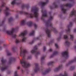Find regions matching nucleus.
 <instances>
[{
	"instance_id": "1",
	"label": "nucleus",
	"mask_w": 76,
	"mask_h": 76,
	"mask_svg": "<svg viewBox=\"0 0 76 76\" xmlns=\"http://www.w3.org/2000/svg\"><path fill=\"white\" fill-rule=\"evenodd\" d=\"M53 17L50 16L49 18V20L46 22V25L47 26H50V27H51L52 30H53V32H55V31H56V29L53 27V24L52 23L50 22V21H51V20H53Z\"/></svg>"
},
{
	"instance_id": "2",
	"label": "nucleus",
	"mask_w": 76,
	"mask_h": 76,
	"mask_svg": "<svg viewBox=\"0 0 76 76\" xmlns=\"http://www.w3.org/2000/svg\"><path fill=\"white\" fill-rule=\"evenodd\" d=\"M18 29V27H16L15 29L14 28H12L11 31H7L6 32V33L7 35H10L12 38H15L17 36L16 35L13 34V32L16 30Z\"/></svg>"
},
{
	"instance_id": "3",
	"label": "nucleus",
	"mask_w": 76,
	"mask_h": 76,
	"mask_svg": "<svg viewBox=\"0 0 76 76\" xmlns=\"http://www.w3.org/2000/svg\"><path fill=\"white\" fill-rule=\"evenodd\" d=\"M39 10V8H38L33 7L31 8V12H34V15L35 18H37V17H38Z\"/></svg>"
},
{
	"instance_id": "4",
	"label": "nucleus",
	"mask_w": 76,
	"mask_h": 76,
	"mask_svg": "<svg viewBox=\"0 0 76 76\" xmlns=\"http://www.w3.org/2000/svg\"><path fill=\"white\" fill-rule=\"evenodd\" d=\"M27 32V31L25 30L24 32H23L21 33L20 34H19V37H23V38L22 39V42H26V38L24 36L26 35V32Z\"/></svg>"
},
{
	"instance_id": "5",
	"label": "nucleus",
	"mask_w": 76,
	"mask_h": 76,
	"mask_svg": "<svg viewBox=\"0 0 76 76\" xmlns=\"http://www.w3.org/2000/svg\"><path fill=\"white\" fill-rule=\"evenodd\" d=\"M20 63L21 64L22 66L23 67L27 68L30 66V64H27L26 61L23 59L20 61Z\"/></svg>"
},
{
	"instance_id": "6",
	"label": "nucleus",
	"mask_w": 76,
	"mask_h": 76,
	"mask_svg": "<svg viewBox=\"0 0 76 76\" xmlns=\"http://www.w3.org/2000/svg\"><path fill=\"white\" fill-rule=\"evenodd\" d=\"M19 12L20 14H24V15H26L28 18H32L34 17V15L32 13H29L28 12L22 11H20Z\"/></svg>"
},
{
	"instance_id": "7",
	"label": "nucleus",
	"mask_w": 76,
	"mask_h": 76,
	"mask_svg": "<svg viewBox=\"0 0 76 76\" xmlns=\"http://www.w3.org/2000/svg\"><path fill=\"white\" fill-rule=\"evenodd\" d=\"M42 16L41 17V19L42 20H44V17L47 16V11L46 10H43L42 11Z\"/></svg>"
},
{
	"instance_id": "8",
	"label": "nucleus",
	"mask_w": 76,
	"mask_h": 76,
	"mask_svg": "<svg viewBox=\"0 0 76 76\" xmlns=\"http://www.w3.org/2000/svg\"><path fill=\"white\" fill-rule=\"evenodd\" d=\"M22 48H20V56L22 57H24L25 56V54L27 53V51L26 50H23V52L22 51Z\"/></svg>"
},
{
	"instance_id": "9",
	"label": "nucleus",
	"mask_w": 76,
	"mask_h": 76,
	"mask_svg": "<svg viewBox=\"0 0 76 76\" xmlns=\"http://www.w3.org/2000/svg\"><path fill=\"white\" fill-rule=\"evenodd\" d=\"M61 55L63 57H65V58H67L69 57V55H68V52L67 51L62 52L61 53Z\"/></svg>"
},
{
	"instance_id": "10",
	"label": "nucleus",
	"mask_w": 76,
	"mask_h": 76,
	"mask_svg": "<svg viewBox=\"0 0 76 76\" xmlns=\"http://www.w3.org/2000/svg\"><path fill=\"white\" fill-rule=\"evenodd\" d=\"M70 1H71L72 2L66 4L65 5V6H66L67 7H72L73 5L72 4V3H74V0H70Z\"/></svg>"
},
{
	"instance_id": "11",
	"label": "nucleus",
	"mask_w": 76,
	"mask_h": 76,
	"mask_svg": "<svg viewBox=\"0 0 76 76\" xmlns=\"http://www.w3.org/2000/svg\"><path fill=\"white\" fill-rule=\"evenodd\" d=\"M45 32L46 34L48 37H50L51 36V34L50 33V30L48 29L45 30Z\"/></svg>"
},
{
	"instance_id": "12",
	"label": "nucleus",
	"mask_w": 76,
	"mask_h": 76,
	"mask_svg": "<svg viewBox=\"0 0 76 76\" xmlns=\"http://www.w3.org/2000/svg\"><path fill=\"white\" fill-rule=\"evenodd\" d=\"M38 49V48L37 46H35L34 48L31 51V53L32 54H34V53H36L37 52L36 50Z\"/></svg>"
},
{
	"instance_id": "13",
	"label": "nucleus",
	"mask_w": 76,
	"mask_h": 76,
	"mask_svg": "<svg viewBox=\"0 0 76 76\" xmlns=\"http://www.w3.org/2000/svg\"><path fill=\"white\" fill-rule=\"evenodd\" d=\"M76 61V58H74L73 60H72L70 61H69L68 64H66L65 65L66 67H67L69 65V64H71V63H74V62H75Z\"/></svg>"
},
{
	"instance_id": "14",
	"label": "nucleus",
	"mask_w": 76,
	"mask_h": 76,
	"mask_svg": "<svg viewBox=\"0 0 76 76\" xmlns=\"http://www.w3.org/2000/svg\"><path fill=\"white\" fill-rule=\"evenodd\" d=\"M9 10V8H8V7H6V9L5 10L4 13L7 16V15H9L10 14V13L9 12H8Z\"/></svg>"
},
{
	"instance_id": "15",
	"label": "nucleus",
	"mask_w": 76,
	"mask_h": 76,
	"mask_svg": "<svg viewBox=\"0 0 76 76\" xmlns=\"http://www.w3.org/2000/svg\"><path fill=\"white\" fill-rule=\"evenodd\" d=\"M0 69L2 71H4L5 70H6L7 69V67L5 65H2L0 66Z\"/></svg>"
},
{
	"instance_id": "16",
	"label": "nucleus",
	"mask_w": 76,
	"mask_h": 76,
	"mask_svg": "<svg viewBox=\"0 0 76 76\" xmlns=\"http://www.w3.org/2000/svg\"><path fill=\"white\" fill-rule=\"evenodd\" d=\"M15 58L13 57L10 58L9 60V62H8V64H11L12 61H14L15 60Z\"/></svg>"
},
{
	"instance_id": "17",
	"label": "nucleus",
	"mask_w": 76,
	"mask_h": 76,
	"mask_svg": "<svg viewBox=\"0 0 76 76\" xmlns=\"http://www.w3.org/2000/svg\"><path fill=\"white\" fill-rule=\"evenodd\" d=\"M63 67V65H59L58 67L56 68H55L54 69L55 72H56V71H57V70H60L61 68Z\"/></svg>"
},
{
	"instance_id": "18",
	"label": "nucleus",
	"mask_w": 76,
	"mask_h": 76,
	"mask_svg": "<svg viewBox=\"0 0 76 76\" xmlns=\"http://www.w3.org/2000/svg\"><path fill=\"white\" fill-rule=\"evenodd\" d=\"M26 23V20L24 19L21 20L20 24L21 25H23Z\"/></svg>"
},
{
	"instance_id": "19",
	"label": "nucleus",
	"mask_w": 76,
	"mask_h": 76,
	"mask_svg": "<svg viewBox=\"0 0 76 76\" xmlns=\"http://www.w3.org/2000/svg\"><path fill=\"white\" fill-rule=\"evenodd\" d=\"M72 24V23H70L69 25L67 26V29L66 30V32H70V29L69 27L70 26V25H71Z\"/></svg>"
},
{
	"instance_id": "20",
	"label": "nucleus",
	"mask_w": 76,
	"mask_h": 76,
	"mask_svg": "<svg viewBox=\"0 0 76 76\" xmlns=\"http://www.w3.org/2000/svg\"><path fill=\"white\" fill-rule=\"evenodd\" d=\"M60 76H68V74L67 72L65 71L64 73V75L62 74H60Z\"/></svg>"
},
{
	"instance_id": "21",
	"label": "nucleus",
	"mask_w": 76,
	"mask_h": 76,
	"mask_svg": "<svg viewBox=\"0 0 76 76\" xmlns=\"http://www.w3.org/2000/svg\"><path fill=\"white\" fill-rule=\"evenodd\" d=\"M46 1V2H42L41 3V4L42 6H45L47 3V2L49 0H45Z\"/></svg>"
},
{
	"instance_id": "22",
	"label": "nucleus",
	"mask_w": 76,
	"mask_h": 76,
	"mask_svg": "<svg viewBox=\"0 0 76 76\" xmlns=\"http://www.w3.org/2000/svg\"><path fill=\"white\" fill-rule=\"evenodd\" d=\"M57 2H54L53 4V6L54 7H58V5H57Z\"/></svg>"
},
{
	"instance_id": "23",
	"label": "nucleus",
	"mask_w": 76,
	"mask_h": 76,
	"mask_svg": "<svg viewBox=\"0 0 76 76\" xmlns=\"http://www.w3.org/2000/svg\"><path fill=\"white\" fill-rule=\"evenodd\" d=\"M76 11L73 10L71 12L70 15V16H72L73 15H75V13H76Z\"/></svg>"
},
{
	"instance_id": "24",
	"label": "nucleus",
	"mask_w": 76,
	"mask_h": 76,
	"mask_svg": "<svg viewBox=\"0 0 76 76\" xmlns=\"http://www.w3.org/2000/svg\"><path fill=\"white\" fill-rule=\"evenodd\" d=\"M32 25V22L31 21H30L28 22L27 23V25L28 26H31Z\"/></svg>"
},
{
	"instance_id": "25",
	"label": "nucleus",
	"mask_w": 76,
	"mask_h": 76,
	"mask_svg": "<svg viewBox=\"0 0 76 76\" xmlns=\"http://www.w3.org/2000/svg\"><path fill=\"white\" fill-rule=\"evenodd\" d=\"M5 4H6L5 3H2V4H1V7H0V12H1V7H3L4 6V5H5Z\"/></svg>"
},
{
	"instance_id": "26",
	"label": "nucleus",
	"mask_w": 76,
	"mask_h": 76,
	"mask_svg": "<svg viewBox=\"0 0 76 76\" xmlns=\"http://www.w3.org/2000/svg\"><path fill=\"white\" fill-rule=\"evenodd\" d=\"M65 44H66V45H68L71 44V43L68 41H66L65 42Z\"/></svg>"
},
{
	"instance_id": "27",
	"label": "nucleus",
	"mask_w": 76,
	"mask_h": 76,
	"mask_svg": "<svg viewBox=\"0 0 76 76\" xmlns=\"http://www.w3.org/2000/svg\"><path fill=\"white\" fill-rule=\"evenodd\" d=\"M34 34H35V31H34V30H32L29 34V35L30 36L33 35H34Z\"/></svg>"
},
{
	"instance_id": "28",
	"label": "nucleus",
	"mask_w": 76,
	"mask_h": 76,
	"mask_svg": "<svg viewBox=\"0 0 76 76\" xmlns=\"http://www.w3.org/2000/svg\"><path fill=\"white\" fill-rule=\"evenodd\" d=\"M16 0H13L11 2V4L12 5L15 4L16 3Z\"/></svg>"
},
{
	"instance_id": "29",
	"label": "nucleus",
	"mask_w": 76,
	"mask_h": 76,
	"mask_svg": "<svg viewBox=\"0 0 76 76\" xmlns=\"http://www.w3.org/2000/svg\"><path fill=\"white\" fill-rule=\"evenodd\" d=\"M13 18H10L8 19V22L10 23L11 22L12 20H13Z\"/></svg>"
},
{
	"instance_id": "30",
	"label": "nucleus",
	"mask_w": 76,
	"mask_h": 76,
	"mask_svg": "<svg viewBox=\"0 0 76 76\" xmlns=\"http://www.w3.org/2000/svg\"><path fill=\"white\" fill-rule=\"evenodd\" d=\"M75 67L74 66H71L70 68V70H72L75 69Z\"/></svg>"
},
{
	"instance_id": "31",
	"label": "nucleus",
	"mask_w": 76,
	"mask_h": 76,
	"mask_svg": "<svg viewBox=\"0 0 76 76\" xmlns=\"http://www.w3.org/2000/svg\"><path fill=\"white\" fill-rule=\"evenodd\" d=\"M1 61L3 64H4V63H5L6 61V60H4L3 58H2L1 60Z\"/></svg>"
},
{
	"instance_id": "32",
	"label": "nucleus",
	"mask_w": 76,
	"mask_h": 76,
	"mask_svg": "<svg viewBox=\"0 0 76 76\" xmlns=\"http://www.w3.org/2000/svg\"><path fill=\"white\" fill-rule=\"evenodd\" d=\"M20 42V41L19 39H16L15 40V43L16 44H18V43H19Z\"/></svg>"
},
{
	"instance_id": "33",
	"label": "nucleus",
	"mask_w": 76,
	"mask_h": 76,
	"mask_svg": "<svg viewBox=\"0 0 76 76\" xmlns=\"http://www.w3.org/2000/svg\"><path fill=\"white\" fill-rule=\"evenodd\" d=\"M61 10L64 12V13H65V12H66V9H64V7H62L61 8Z\"/></svg>"
},
{
	"instance_id": "34",
	"label": "nucleus",
	"mask_w": 76,
	"mask_h": 76,
	"mask_svg": "<svg viewBox=\"0 0 76 76\" xmlns=\"http://www.w3.org/2000/svg\"><path fill=\"white\" fill-rule=\"evenodd\" d=\"M38 69H39V68L38 67V66H36V68L34 70L35 72H37V70H38Z\"/></svg>"
},
{
	"instance_id": "35",
	"label": "nucleus",
	"mask_w": 76,
	"mask_h": 76,
	"mask_svg": "<svg viewBox=\"0 0 76 76\" xmlns=\"http://www.w3.org/2000/svg\"><path fill=\"white\" fill-rule=\"evenodd\" d=\"M17 72L18 71H16L14 72V76H18V75L17 74Z\"/></svg>"
},
{
	"instance_id": "36",
	"label": "nucleus",
	"mask_w": 76,
	"mask_h": 76,
	"mask_svg": "<svg viewBox=\"0 0 76 76\" xmlns=\"http://www.w3.org/2000/svg\"><path fill=\"white\" fill-rule=\"evenodd\" d=\"M12 51H13L14 53H15V47H13L12 48Z\"/></svg>"
},
{
	"instance_id": "37",
	"label": "nucleus",
	"mask_w": 76,
	"mask_h": 76,
	"mask_svg": "<svg viewBox=\"0 0 76 76\" xmlns=\"http://www.w3.org/2000/svg\"><path fill=\"white\" fill-rule=\"evenodd\" d=\"M64 39H67V38H68V36L66 35H64Z\"/></svg>"
},
{
	"instance_id": "38",
	"label": "nucleus",
	"mask_w": 76,
	"mask_h": 76,
	"mask_svg": "<svg viewBox=\"0 0 76 76\" xmlns=\"http://www.w3.org/2000/svg\"><path fill=\"white\" fill-rule=\"evenodd\" d=\"M70 38L72 40V39H73V36L72 35H70Z\"/></svg>"
},
{
	"instance_id": "39",
	"label": "nucleus",
	"mask_w": 76,
	"mask_h": 76,
	"mask_svg": "<svg viewBox=\"0 0 76 76\" xmlns=\"http://www.w3.org/2000/svg\"><path fill=\"white\" fill-rule=\"evenodd\" d=\"M50 69H48L47 70H45V73H48V72H50Z\"/></svg>"
},
{
	"instance_id": "40",
	"label": "nucleus",
	"mask_w": 76,
	"mask_h": 76,
	"mask_svg": "<svg viewBox=\"0 0 76 76\" xmlns=\"http://www.w3.org/2000/svg\"><path fill=\"white\" fill-rule=\"evenodd\" d=\"M53 63H54V62L51 61L48 63V65H50V64H52Z\"/></svg>"
},
{
	"instance_id": "41",
	"label": "nucleus",
	"mask_w": 76,
	"mask_h": 76,
	"mask_svg": "<svg viewBox=\"0 0 76 76\" xmlns=\"http://www.w3.org/2000/svg\"><path fill=\"white\" fill-rule=\"evenodd\" d=\"M34 40H32L31 42H29V43L30 44H33V43H34Z\"/></svg>"
},
{
	"instance_id": "42",
	"label": "nucleus",
	"mask_w": 76,
	"mask_h": 76,
	"mask_svg": "<svg viewBox=\"0 0 76 76\" xmlns=\"http://www.w3.org/2000/svg\"><path fill=\"white\" fill-rule=\"evenodd\" d=\"M57 53H58L57 51H55L53 53V55H56Z\"/></svg>"
},
{
	"instance_id": "43",
	"label": "nucleus",
	"mask_w": 76,
	"mask_h": 76,
	"mask_svg": "<svg viewBox=\"0 0 76 76\" xmlns=\"http://www.w3.org/2000/svg\"><path fill=\"white\" fill-rule=\"evenodd\" d=\"M45 56H43L42 57L41 59L42 60H44V58H45Z\"/></svg>"
},
{
	"instance_id": "44",
	"label": "nucleus",
	"mask_w": 76,
	"mask_h": 76,
	"mask_svg": "<svg viewBox=\"0 0 76 76\" xmlns=\"http://www.w3.org/2000/svg\"><path fill=\"white\" fill-rule=\"evenodd\" d=\"M32 58V57L31 56H28L27 57V59H30Z\"/></svg>"
},
{
	"instance_id": "45",
	"label": "nucleus",
	"mask_w": 76,
	"mask_h": 76,
	"mask_svg": "<svg viewBox=\"0 0 76 76\" xmlns=\"http://www.w3.org/2000/svg\"><path fill=\"white\" fill-rule=\"evenodd\" d=\"M55 47H56V48H58V45L57 43L55 44Z\"/></svg>"
},
{
	"instance_id": "46",
	"label": "nucleus",
	"mask_w": 76,
	"mask_h": 76,
	"mask_svg": "<svg viewBox=\"0 0 76 76\" xmlns=\"http://www.w3.org/2000/svg\"><path fill=\"white\" fill-rule=\"evenodd\" d=\"M45 50H46V48L44 46L43 47V51H45Z\"/></svg>"
},
{
	"instance_id": "47",
	"label": "nucleus",
	"mask_w": 76,
	"mask_h": 76,
	"mask_svg": "<svg viewBox=\"0 0 76 76\" xmlns=\"http://www.w3.org/2000/svg\"><path fill=\"white\" fill-rule=\"evenodd\" d=\"M39 39V38L37 37L35 39V40H38Z\"/></svg>"
},
{
	"instance_id": "48",
	"label": "nucleus",
	"mask_w": 76,
	"mask_h": 76,
	"mask_svg": "<svg viewBox=\"0 0 76 76\" xmlns=\"http://www.w3.org/2000/svg\"><path fill=\"white\" fill-rule=\"evenodd\" d=\"M52 51H53V49H50L49 50V51H50V52Z\"/></svg>"
},
{
	"instance_id": "49",
	"label": "nucleus",
	"mask_w": 76,
	"mask_h": 76,
	"mask_svg": "<svg viewBox=\"0 0 76 76\" xmlns=\"http://www.w3.org/2000/svg\"><path fill=\"white\" fill-rule=\"evenodd\" d=\"M34 26L35 28H37V25L36 24H34Z\"/></svg>"
},
{
	"instance_id": "50",
	"label": "nucleus",
	"mask_w": 76,
	"mask_h": 76,
	"mask_svg": "<svg viewBox=\"0 0 76 76\" xmlns=\"http://www.w3.org/2000/svg\"><path fill=\"white\" fill-rule=\"evenodd\" d=\"M60 38H61V37H58L57 39L58 41H59V40H60Z\"/></svg>"
},
{
	"instance_id": "51",
	"label": "nucleus",
	"mask_w": 76,
	"mask_h": 76,
	"mask_svg": "<svg viewBox=\"0 0 76 76\" xmlns=\"http://www.w3.org/2000/svg\"><path fill=\"white\" fill-rule=\"evenodd\" d=\"M11 55V53H7V55H8V56H9V55Z\"/></svg>"
},
{
	"instance_id": "52",
	"label": "nucleus",
	"mask_w": 76,
	"mask_h": 76,
	"mask_svg": "<svg viewBox=\"0 0 76 76\" xmlns=\"http://www.w3.org/2000/svg\"><path fill=\"white\" fill-rule=\"evenodd\" d=\"M74 32H76V29H74Z\"/></svg>"
},
{
	"instance_id": "53",
	"label": "nucleus",
	"mask_w": 76,
	"mask_h": 76,
	"mask_svg": "<svg viewBox=\"0 0 76 76\" xmlns=\"http://www.w3.org/2000/svg\"><path fill=\"white\" fill-rule=\"evenodd\" d=\"M4 21H5V20H3L2 22V23H4Z\"/></svg>"
},
{
	"instance_id": "54",
	"label": "nucleus",
	"mask_w": 76,
	"mask_h": 76,
	"mask_svg": "<svg viewBox=\"0 0 76 76\" xmlns=\"http://www.w3.org/2000/svg\"><path fill=\"white\" fill-rule=\"evenodd\" d=\"M40 54V52H38L37 53V54Z\"/></svg>"
},
{
	"instance_id": "55",
	"label": "nucleus",
	"mask_w": 76,
	"mask_h": 76,
	"mask_svg": "<svg viewBox=\"0 0 76 76\" xmlns=\"http://www.w3.org/2000/svg\"><path fill=\"white\" fill-rule=\"evenodd\" d=\"M41 43H39L38 44V45H41Z\"/></svg>"
},
{
	"instance_id": "56",
	"label": "nucleus",
	"mask_w": 76,
	"mask_h": 76,
	"mask_svg": "<svg viewBox=\"0 0 76 76\" xmlns=\"http://www.w3.org/2000/svg\"><path fill=\"white\" fill-rule=\"evenodd\" d=\"M1 49H2V47H1V46H0V50H1Z\"/></svg>"
},
{
	"instance_id": "57",
	"label": "nucleus",
	"mask_w": 76,
	"mask_h": 76,
	"mask_svg": "<svg viewBox=\"0 0 76 76\" xmlns=\"http://www.w3.org/2000/svg\"><path fill=\"white\" fill-rule=\"evenodd\" d=\"M53 42V40H52V41L50 42V43H52V42Z\"/></svg>"
},
{
	"instance_id": "58",
	"label": "nucleus",
	"mask_w": 76,
	"mask_h": 76,
	"mask_svg": "<svg viewBox=\"0 0 76 76\" xmlns=\"http://www.w3.org/2000/svg\"><path fill=\"white\" fill-rule=\"evenodd\" d=\"M74 48H75V49H76V46H74Z\"/></svg>"
},
{
	"instance_id": "59",
	"label": "nucleus",
	"mask_w": 76,
	"mask_h": 76,
	"mask_svg": "<svg viewBox=\"0 0 76 76\" xmlns=\"http://www.w3.org/2000/svg\"><path fill=\"white\" fill-rule=\"evenodd\" d=\"M73 76H76V73L75 74H74Z\"/></svg>"
},
{
	"instance_id": "60",
	"label": "nucleus",
	"mask_w": 76,
	"mask_h": 76,
	"mask_svg": "<svg viewBox=\"0 0 76 76\" xmlns=\"http://www.w3.org/2000/svg\"><path fill=\"white\" fill-rule=\"evenodd\" d=\"M21 71H22V73H23V69H22V70H21Z\"/></svg>"
},
{
	"instance_id": "61",
	"label": "nucleus",
	"mask_w": 76,
	"mask_h": 76,
	"mask_svg": "<svg viewBox=\"0 0 76 76\" xmlns=\"http://www.w3.org/2000/svg\"><path fill=\"white\" fill-rule=\"evenodd\" d=\"M20 69V67H18V69Z\"/></svg>"
},
{
	"instance_id": "62",
	"label": "nucleus",
	"mask_w": 76,
	"mask_h": 76,
	"mask_svg": "<svg viewBox=\"0 0 76 76\" xmlns=\"http://www.w3.org/2000/svg\"><path fill=\"white\" fill-rule=\"evenodd\" d=\"M50 58H52V57H53L52 56H50Z\"/></svg>"
},
{
	"instance_id": "63",
	"label": "nucleus",
	"mask_w": 76,
	"mask_h": 76,
	"mask_svg": "<svg viewBox=\"0 0 76 76\" xmlns=\"http://www.w3.org/2000/svg\"><path fill=\"white\" fill-rule=\"evenodd\" d=\"M31 75H32V76H33V75H34V74H31Z\"/></svg>"
},
{
	"instance_id": "64",
	"label": "nucleus",
	"mask_w": 76,
	"mask_h": 76,
	"mask_svg": "<svg viewBox=\"0 0 76 76\" xmlns=\"http://www.w3.org/2000/svg\"><path fill=\"white\" fill-rule=\"evenodd\" d=\"M42 74H43V75H44V73L42 72Z\"/></svg>"
}]
</instances>
